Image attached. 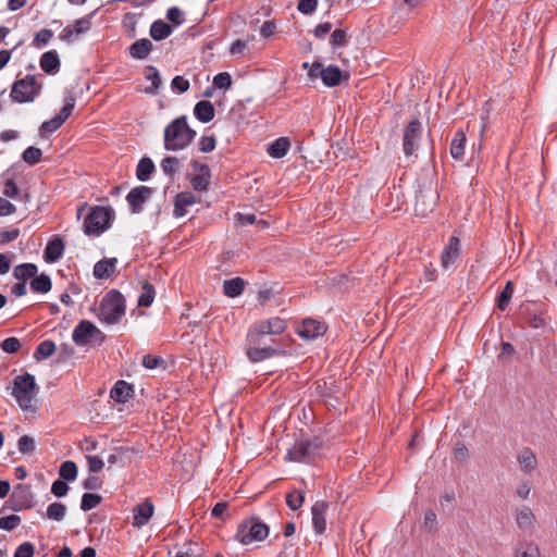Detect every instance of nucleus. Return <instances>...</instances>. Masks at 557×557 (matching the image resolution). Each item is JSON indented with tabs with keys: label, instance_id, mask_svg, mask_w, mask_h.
I'll return each instance as SVG.
<instances>
[{
	"label": "nucleus",
	"instance_id": "e2e57ef3",
	"mask_svg": "<svg viewBox=\"0 0 557 557\" xmlns=\"http://www.w3.org/2000/svg\"><path fill=\"white\" fill-rule=\"evenodd\" d=\"M215 148V138L214 136H203L199 141L200 151L208 153L213 151Z\"/></svg>",
	"mask_w": 557,
	"mask_h": 557
},
{
	"label": "nucleus",
	"instance_id": "e433bc0d",
	"mask_svg": "<svg viewBox=\"0 0 557 557\" xmlns=\"http://www.w3.org/2000/svg\"><path fill=\"white\" fill-rule=\"evenodd\" d=\"M51 287H52V283H51L50 277L44 273L40 275H37V276L35 275L33 277V280L30 281V288L35 293L46 294V293L50 292Z\"/></svg>",
	"mask_w": 557,
	"mask_h": 557
},
{
	"label": "nucleus",
	"instance_id": "a18cd8bd",
	"mask_svg": "<svg viewBox=\"0 0 557 557\" xmlns=\"http://www.w3.org/2000/svg\"><path fill=\"white\" fill-rule=\"evenodd\" d=\"M145 77H146V79L151 82V87L148 88L147 91L153 92L161 86L160 74L154 66H152V65L146 66Z\"/></svg>",
	"mask_w": 557,
	"mask_h": 557
},
{
	"label": "nucleus",
	"instance_id": "423d86ee",
	"mask_svg": "<svg viewBox=\"0 0 557 557\" xmlns=\"http://www.w3.org/2000/svg\"><path fill=\"white\" fill-rule=\"evenodd\" d=\"M269 535V527L257 518L244 520L238 524L235 539L243 545L260 542Z\"/></svg>",
	"mask_w": 557,
	"mask_h": 557
},
{
	"label": "nucleus",
	"instance_id": "473e14b6",
	"mask_svg": "<svg viewBox=\"0 0 557 557\" xmlns=\"http://www.w3.org/2000/svg\"><path fill=\"white\" fill-rule=\"evenodd\" d=\"M152 50V44L149 39H139L136 40L132 46L129 47V54L134 59L143 60L148 57L150 51Z\"/></svg>",
	"mask_w": 557,
	"mask_h": 557
},
{
	"label": "nucleus",
	"instance_id": "ea45409f",
	"mask_svg": "<svg viewBox=\"0 0 557 557\" xmlns=\"http://www.w3.org/2000/svg\"><path fill=\"white\" fill-rule=\"evenodd\" d=\"M55 348H57V346L53 341H50V339L42 341L37 346L35 352H34V358L36 360L49 358L50 356H52L54 354Z\"/></svg>",
	"mask_w": 557,
	"mask_h": 557
},
{
	"label": "nucleus",
	"instance_id": "9d476101",
	"mask_svg": "<svg viewBox=\"0 0 557 557\" xmlns=\"http://www.w3.org/2000/svg\"><path fill=\"white\" fill-rule=\"evenodd\" d=\"M422 135V124L418 119L411 120L404 129L403 149L407 158L416 154Z\"/></svg>",
	"mask_w": 557,
	"mask_h": 557
},
{
	"label": "nucleus",
	"instance_id": "2f4dec72",
	"mask_svg": "<svg viewBox=\"0 0 557 557\" xmlns=\"http://www.w3.org/2000/svg\"><path fill=\"white\" fill-rule=\"evenodd\" d=\"M195 116L202 123H208L214 117V107L210 101L201 100L194 108Z\"/></svg>",
	"mask_w": 557,
	"mask_h": 557
},
{
	"label": "nucleus",
	"instance_id": "4468645a",
	"mask_svg": "<svg viewBox=\"0 0 557 557\" xmlns=\"http://www.w3.org/2000/svg\"><path fill=\"white\" fill-rule=\"evenodd\" d=\"M92 14L83 16L74 22L72 25L65 26L59 34L62 41L71 42L75 37L86 33L91 26Z\"/></svg>",
	"mask_w": 557,
	"mask_h": 557
},
{
	"label": "nucleus",
	"instance_id": "338daca9",
	"mask_svg": "<svg viewBox=\"0 0 557 557\" xmlns=\"http://www.w3.org/2000/svg\"><path fill=\"white\" fill-rule=\"evenodd\" d=\"M88 462V469L90 472H99L102 470L104 462L98 456H86Z\"/></svg>",
	"mask_w": 557,
	"mask_h": 557
},
{
	"label": "nucleus",
	"instance_id": "2eb2a0df",
	"mask_svg": "<svg viewBox=\"0 0 557 557\" xmlns=\"http://www.w3.org/2000/svg\"><path fill=\"white\" fill-rule=\"evenodd\" d=\"M517 463L524 475H532L539 468L535 451L530 447L521 448L516 455Z\"/></svg>",
	"mask_w": 557,
	"mask_h": 557
},
{
	"label": "nucleus",
	"instance_id": "49530a36",
	"mask_svg": "<svg viewBox=\"0 0 557 557\" xmlns=\"http://www.w3.org/2000/svg\"><path fill=\"white\" fill-rule=\"evenodd\" d=\"M304 500L305 494L298 490H294L286 495V505L294 511L302 506Z\"/></svg>",
	"mask_w": 557,
	"mask_h": 557
},
{
	"label": "nucleus",
	"instance_id": "4be33fe9",
	"mask_svg": "<svg viewBox=\"0 0 557 557\" xmlns=\"http://www.w3.org/2000/svg\"><path fill=\"white\" fill-rule=\"evenodd\" d=\"M329 508V503L324 500H318L311 508L312 512V524L315 533L322 534L326 530L325 513Z\"/></svg>",
	"mask_w": 557,
	"mask_h": 557
},
{
	"label": "nucleus",
	"instance_id": "0eeeda50",
	"mask_svg": "<svg viewBox=\"0 0 557 557\" xmlns=\"http://www.w3.org/2000/svg\"><path fill=\"white\" fill-rule=\"evenodd\" d=\"M41 85L37 83L35 75H26L16 79L11 88L10 98L13 102H33L40 94Z\"/></svg>",
	"mask_w": 557,
	"mask_h": 557
},
{
	"label": "nucleus",
	"instance_id": "864d4df0",
	"mask_svg": "<svg viewBox=\"0 0 557 557\" xmlns=\"http://www.w3.org/2000/svg\"><path fill=\"white\" fill-rule=\"evenodd\" d=\"M17 448L22 454H30L35 450V441L28 435H23L17 442Z\"/></svg>",
	"mask_w": 557,
	"mask_h": 557
},
{
	"label": "nucleus",
	"instance_id": "69168bd1",
	"mask_svg": "<svg viewBox=\"0 0 557 557\" xmlns=\"http://www.w3.org/2000/svg\"><path fill=\"white\" fill-rule=\"evenodd\" d=\"M69 491V485L61 480H57L52 483L51 493L57 497H63Z\"/></svg>",
	"mask_w": 557,
	"mask_h": 557
},
{
	"label": "nucleus",
	"instance_id": "de8ad7c7",
	"mask_svg": "<svg viewBox=\"0 0 557 557\" xmlns=\"http://www.w3.org/2000/svg\"><path fill=\"white\" fill-rule=\"evenodd\" d=\"M41 158L42 151L34 146L26 148L22 154L23 161L28 163L29 165L37 164L38 162H40Z\"/></svg>",
	"mask_w": 557,
	"mask_h": 557
},
{
	"label": "nucleus",
	"instance_id": "79ce46f5",
	"mask_svg": "<svg viewBox=\"0 0 557 557\" xmlns=\"http://www.w3.org/2000/svg\"><path fill=\"white\" fill-rule=\"evenodd\" d=\"M66 513V506L62 503L55 502L47 507V518L50 520L61 521Z\"/></svg>",
	"mask_w": 557,
	"mask_h": 557
},
{
	"label": "nucleus",
	"instance_id": "1a4fd4ad",
	"mask_svg": "<svg viewBox=\"0 0 557 557\" xmlns=\"http://www.w3.org/2000/svg\"><path fill=\"white\" fill-rule=\"evenodd\" d=\"M321 442L319 438L301 440L294 444L288 450L286 458L294 462H307L320 449Z\"/></svg>",
	"mask_w": 557,
	"mask_h": 557
},
{
	"label": "nucleus",
	"instance_id": "9b49d317",
	"mask_svg": "<svg viewBox=\"0 0 557 557\" xmlns=\"http://www.w3.org/2000/svg\"><path fill=\"white\" fill-rule=\"evenodd\" d=\"M74 108L75 98L73 96H69L65 99V103L63 108L60 110V112L51 120L45 121L41 124L39 128L40 134L44 136L45 134H50L59 129L63 125V123L70 117Z\"/></svg>",
	"mask_w": 557,
	"mask_h": 557
},
{
	"label": "nucleus",
	"instance_id": "6e6552de",
	"mask_svg": "<svg viewBox=\"0 0 557 557\" xmlns=\"http://www.w3.org/2000/svg\"><path fill=\"white\" fill-rule=\"evenodd\" d=\"M112 209L102 206L91 208L84 221L86 235H100L111 225Z\"/></svg>",
	"mask_w": 557,
	"mask_h": 557
},
{
	"label": "nucleus",
	"instance_id": "5fc2aeb1",
	"mask_svg": "<svg viewBox=\"0 0 557 557\" xmlns=\"http://www.w3.org/2000/svg\"><path fill=\"white\" fill-rule=\"evenodd\" d=\"M213 85L220 89H227L232 85V76L227 72H221L213 78Z\"/></svg>",
	"mask_w": 557,
	"mask_h": 557
},
{
	"label": "nucleus",
	"instance_id": "393cba45",
	"mask_svg": "<svg viewBox=\"0 0 557 557\" xmlns=\"http://www.w3.org/2000/svg\"><path fill=\"white\" fill-rule=\"evenodd\" d=\"M196 196L190 191L177 194L174 203V215L176 218L184 216L187 213L186 208L196 203Z\"/></svg>",
	"mask_w": 557,
	"mask_h": 557
},
{
	"label": "nucleus",
	"instance_id": "680f3d73",
	"mask_svg": "<svg viewBox=\"0 0 557 557\" xmlns=\"http://www.w3.org/2000/svg\"><path fill=\"white\" fill-rule=\"evenodd\" d=\"M531 483L528 480H522L516 487V494L520 499H528L531 493Z\"/></svg>",
	"mask_w": 557,
	"mask_h": 557
},
{
	"label": "nucleus",
	"instance_id": "f3484780",
	"mask_svg": "<svg viewBox=\"0 0 557 557\" xmlns=\"http://www.w3.org/2000/svg\"><path fill=\"white\" fill-rule=\"evenodd\" d=\"M154 513V506L150 499L137 504L133 509V527L140 529L146 525Z\"/></svg>",
	"mask_w": 557,
	"mask_h": 557
},
{
	"label": "nucleus",
	"instance_id": "c03bdc74",
	"mask_svg": "<svg viewBox=\"0 0 557 557\" xmlns=\"http://www.w3.org/2000/svg\"><path fill=\"white\" fill-rule=\"evenodd\" d=\"M102 502V497L94 493H85L82 497L81 509L89 511L96 508Z\"/></svg>",
	"mask_w": 557,
	"mask_h": 557
},
{
	"label": "nucleus",
	"instance_id": "4c0bfd02",
	"mask_svg": "<svg viewBox=\"0 0 557 557\" xmlns=\"http://www.w3.org/2000/svg\"><path fill=\"white\" fill-rule=\"evenodd\" d=\"M154 171V164L150 158H143L136 169V176L139 181L146 182Z\"/></svg>",
	"mask_w": 557,
	"mask_h": 557
},
{
	"label": "nucleus",
	"instance_id": "f8f14e48",
	"mask_svg": "<svg viewBox=\"0 0 557 557\" xmlns=\"http://www.w3.org/2000/svg\"><path fill=\"white\" fill-rule=\"evenodd\" d=\"M10 502L11 508L16 511L30 508L33 506V494L29 485L17 484L14 486Z\"/></svg>",
	"mask_w": 557,
	"mask_h": 557
},
{
	"label": "nucleus",
	"instance_id": "58836bf2",
	"mask_svg": "<svg viewBox=\"0 0 557 557\" xmlns=\"http://www.w3.org/2000/svg\"><path fill=\"white\" fill-rule=\"evenodd\" d=\"M38 268L34 263H22L14 268L13 274L17 280L26 281L37 274Z\"/></svg>",
	"mask_w": 557,
	"mask_h": 557
},
{
	"label": "nucleus",
	"instance_id": "ddd939ff",
	"mask_svg": "<svg viewBox=\"0 0 557 557\" xmlns=\"http://www.w3.org/2000/svg\"><path fill=\"white\" fill-rule=\"evenodd\" d=\"M438 196L431 188H421L416 196L414 211L418 215H428L436 205Z\"/></svg>",
	"mask_w": 557,
	"mask_h": 557
},
{
	"label": "nucleus",
	"instance_id": "f257e3e1",
	"mask_svg": "<svg viewBox=\"0 0 557 557\" xmlns=\"http://www.w3.org/2000/svg\"><path fill=\"white\" fill-rule=\"evenodd\" d=\"M246 355L249 361L256 363L270 359L280 354L273 336L261 332L252 325L247 333Z\"/></svg>",
	"mask_w": 557,
	"mask_h": 557
},
{
	"label": "nucleus",
	"instance_id": "0e129e2a",
	"mask_svg": "<svg viewBox=\"0 0 557 557\" xmlns=\"http://www.w3.org/2000/svg\"><path fill=\"white\" fill-rule=\"evenodd\" d=\"M166 18L175 25H181L184 22L183 13L177 7L168 10Z\"/></svg>",
	"mask_w": 557,
	"mask_h": 557
},
{
	"label": "nucleus",
	"instance_id": "774afa93",
	"mask_svg": "<svg viewBox=\"0 0 557 557\" xmlns=\"http://www.w3.org/2000/svg\"><path fill=\"white\" fill-rule=\"evenodd\" d=\"M189 82L183 76L177 75L172 79V88L180 92H186L189 89Z\"/></svg>",
	"mask_w": 557,
	"mask_h": 557
},
{
	"label": "nucleus",
	"instance_id": "20e7f679",
	"mask_svg": "<svg viewBox=\"0 0 557 557\" xmlns=\"http://www.w3.org/2000/svg\"><path fill=\"white\" fill-rule=\"evenodd\" d=\"M39 391L35 376L30 373L17 375L14 379L12 395L15 397L18 406L24 411L33 409V401Z\"/></svg>",
	"mask_w": 557,
	"mask_h": 557
},
{
	"label": "nucleus",
	"instance_id": "7ed1b4c3",
	"mask_svg": "<svg viewBox=\"0 0 557 557\" xmlns=\"http://www.w3.org/2000/svg\"><path fill=\"white\" fill-rule=\"evenodd\" d=\"M195 136L196 132L189 127L186 116L176 117L164 128V148L169 151L183 150Z\"/></svg>",
	"mask_w": 557,
	"mask_h": 557
},
{
	"label": "nucleus",
	"instance_id": "37998d69",
	"mask_svg": "<svg viewBox=\"0 0 557 557\" xmlns=\"http://www.w3.org/2000/svg\"><path fill=\"white\" fill-rule=\"evenodd\" d=\"M59 474L66 481H74L77 475V466L74 461H64L59 470Z\"/></svg>",
	"mask_w": 557,
	"mask_h": 557
},
{
	"label": "nucleus",
	"instance_id": "f03ea898",
	"mask_svg": "<svg viewBox=\"0 0 557 557\" xmlns=\"http://www.w3.org/2000/svg\"><path fill=\"white\" fill-rule=\"evenodd\" d=\"M126 300L117 289L109 290L101 299L97 311L98 320L107 325L120 323L125 315Z\"/></svg>",
	"mask_w": 557,
	"mask_h": 557
},
{
	"label": "nucleus",
	"instance_id": "bf43d9fd",
	"mask_svg": "<svg viewBox=\"0 0 557 557\" xmlns=\"http://www.w3.org/2000/svg\"><path fill=\"white\" fill-rule=\"evenodd\" d=\"M35 546L30 542H24L17 546L13 557H33Z\"/></svg>",
	"mask_w": 557,
	"mask_h": 557
},
{
	"label": "nucleus",
	"instance_id": "4d7b16f0",
	"mask_svg": "<svg viewBox=\"0 0 557 557\" xmlns=\"http://www.w3.org/2000/svg\"><path fill=\"white\" fill-rule=\"evenodd\" d=\"M317 7L318 0H299L297 3V10L305 15L312 14Z\"/></svg>",
	"mask_w": 557,
	"mask_h": 557
},
{
	"label": "nucleus",
	"instance_id": "72a5a7b5",
	"mask_svg": "<svg viewBox=\"0 0 557 557\" xmlns=\"http://www.w3.org/2000/svg\"><path fill=\"white\" fill-rule=\"evenodd\" d=\"M290 148V141L287 137H280L275 139L268 148V153L275 159L286 156Z\"/></svg>",
	"mask_w": 557,
	"mask_h": 557
},
{
	"label": "nucleus",
	"instance_id": "7c9ffc66",
	"mask_svg": "<svg viewBox=\"0 0 557 557\" xmlns=\"http://www.w3.org/2000/svg\"><path fill=\"white\" fill-rule=\"evenodd\" d=\"M515 557H541V550L533 541L519 542L513 549Z\"/></svg>",
	"mask_w": 557,
	"mask_h": 557
},
{
	"label": "nucleus",
	"instance_id": "c756f323",
	"mask_svg": "<svg viewBox=\"0 0 557 557\" xmlns=\"http://www.w3.org/2000/svg\"><path fill=\"white\" fill-rule=\"evenodd\" d=\"M466 134L462 129H458L450 143V156L456 160H462L466 148Z\"/></svg>",
	"mask_w": 557,
	"mask_h": 557
},
{
	"label": "nucleus",
	"instance_id": "6e6d98bb",
	"mask_svg": "<svg viewBox=\"0 0 557 557\" xmlns=\"http://www.w3.org/2000/svg\"><path fill=\"white\" fill-rule=\"evenodd\" d=\"M0 347L7 354H15L21 348V343L16 337H8L2 341Z\"/></svg>",
	"mask_w": 557,
	"mask_h": 557
},
{
	"label": "nucleus",
	"instance_id": "5701e85b",
	"mask_svg": "<svg viewBox=\"0 0 557 557\" xmlns=\"http://www.w3.org/2000/svg\"><path fill=\"white\" fill-rule=\"evenodd\" d=\"M253 325L257 326L259 330H261V332L269 334L271 336L280 335V334L284 333L287 329L286 321L278 317L259 321V322L255 323Z\"/></svg>",
	"mask_w": 557,
	"mask_h": 557
},
{
	"label": "nucleus",
	"instance_id": "dca6fc26",
	"mask_svg": "<svg viewBox=\"0 0 557 557\" xmlns=\"http://www.w3.org/2000/svg\"><path fill=\"white\" fill-rule=\"evenodd\" d=\"M296 332L304 339L313 341L326 332V326L318 320L305 319Z\"/></svg>",
	"mask_w": 557,
	"mask_h": 557
},
{
	"label": "nucleus",
	"instance_id": "aec40b11",
	"mask_svg": "<svg viewBox=\"0 0 557 557\" xmlns=\"http://www.w3.org/2000/svg\"><path fill=\"white\" fill-rule=\"evenodd\" d=\"M193 168L198 172V174L190 180L193 188L198 191L207 190L211 177L210 168L207 164L200 163L198 161L193 162Z\"/></svg>",
	"mask_w": 557,
	"mask_h": 557
},
{
	"label": "nucleus",
	"instance_id": "412c9836",
	"mask_svg": "<svg viewBox=\"0 0 557 557\" xmlns=\"http://www.w3.org/2000/svg\"><path fill=\"white\" fill-rule=\"evenodd\" d=\"M515 521L519 530L527 532L534 529L536 517L529 506H521L515 510Z\"/></svg>",
	"mask_w": 557,
	"mask_h": 557
},
{
	"label": "nucleus",
	"instance_id": "f704fd0d",
	"mask_svg": "<svg viewBox=\"0 0 557 557\" xmlns=\"http://www.w3.org/2000/svg\"><path fill=\"white\" fill-rule=\"evenodd\" d=\"M245 288V281L242 277H234L226 280L223 283L224 294L228 297H237L243 294Z\"/></svg>",
	"mask_w": 557,
	"mask_h": 557
},
{
	"label": "nucleus",
	"instance_id": "6ab92c4d",
	"mask_svg": "<svg viewBox=\"0 0 557 557\" xmlns=\"http://www.w3.org/2000/svg\"><path fill=\"white\" fill-rule=\"evenodd\" d=\"M460 256V239L457 236H450L441 253V263L444 269L453 265Z\"/></svg>",
	"mask_w": 557,
	"mask_h": 557
},
{
	"label": "nucleus",
	"instance_id": "a211bd4d",
	"mask_svg": "<svg viewBox=\"0 0 557 557\" xmlns=\"http://www.w3.org/2000/svg\"><path fill=\"white\" fill-rule=\"evenodd\" d=\"M152 190L148 186H138L128 193L126 199L133 213L141 212L143 206L149 199Z\"/></svg>",
	"mask_w": 557,
	"mask_h": 557
},
{
	"label": "nucleus",
	"instance_id": "a19ab883",
	"mask_svg": "<svg viewBox=\"0 0 557 557\" xmlns=\"http://www.w3.org/2000/svg\"><path fill=\"white\" fill-rule=\"evenodd\" d=\"M513 290L515 288L512 282L508 281L497 298V307L499 310L505 311L507 309L509 301L513 295Z\"/></svg>",
	"mask_w": 557,
	"mask_h": 557
},
{
	"label": "nucleus",
	"instance_id": "09e8293b",
	"mask_svg": "<svg viewBox=\"0 0 557 557\" xmlns=\"http://www.w3.org/2000/svg\"><path fill=\"white\" fill-rule=\"evenodd\" d=\"M154 299V288L151 284L146 283L143 286V292L138 298L139 307H149Z\"/></svg>",
	"mask_w": 557,
	"mask_h": 557
},
{
	"label": "nucleus",
	"instance_id": "052dcab7",
	"mask_svg": "<svg viewBox=\"0 0 557 557\" xmlns=\"http://www.w3.org/2000/svg\"><path fill=\"white\" fill-rule=\"evenodd\" d=\"M3 194H4V196H7L9 198L17 199L20 196V188H18L17 184L13 180L10 178V180H7L4 183Z\"/></svg>",
	"mask_w": 557,
	"mask_h": 557
},
{
	"label": "nucleus",
	"instance_id": "b1692460",
	"mask_svg": "<svg viewBox=\"0 0 557 557\" xmlns=\"http://www.w3.org/2000/svg\"><path fill=\"white\" fill-rule=\"evenodd\" d=\"M133 394V386L123 380L117 381L110 391V397L121 404L128 401Z\"/></svg>",
	"mask_w": 557,
	"mask_h": 557
},
{
	"label": "nucleus",
	"instance_id": "cd10ccee",
	"mask_svg": "<svg viewBox=\"0 0 557 557\" xmlns=\"http://www.w3.org/2000/svg\"><path fill=\"white\" fill-rule=\"evenodd\" d=\"M40 67L47 74H55L60 67V60L55 50L45 52L40 58Z\"/></svg>",
	"mask_w": 557,
	"mask_h": 557
},
{
	"label": "nucleus",
	"instance_id": "603ef678",
	"mask_svg": "<svg viewBox=\"0 0 557 557\" xmlns=\"http://www.w3.org/2000/svg\"><path fill=\"white\" fill-rule=\"evenodd\" d=\"M21 521L22 519L17 515L2 517L0 518V529L5 531H12L21 523Z\"/></svg>",
	"mask_w": 557,
	"mask_h": 557
},
{
	"label": "nucleus",
	"instance_id": "3c124183",
	"mask_svg": "<svg viewBox=\"0 0 557 557\" xmlns=\"http://www.w3.org/2000/svg\"><path fill=\"white\" fill-rule=\"evenodd\" d=\"M53 37V32L48 28L40 29L34 37V46L41 48L47 45Z\"/></svg>",
	"mask_w": 557,
	"mask_h": 557
},
{
	"label": "nucleus",
	"instance_id": "8fccbe9b",
	"mask_svg": "<svg viewBox=\"0 0 557 557\" xmlns=\"http://www.w3.org/2000/svg\"><path fill=\"white\" fill-rule=\"evenodd\" d=\"M161 169L168 176H173L178 168V159L176 157H165L161 161Z\"/></svg>",
	"mask_w": 557,
	"mask_h": 557
},
{
	"label": "nucleus",
	"instance_id": "c9c22d12",
	"mask_svg": "<svg viewBox=\"0 0 557 557\" xmlns=\"http://www.w3.org/2000/svg\"><path fill=\"white\" fill-rule=\"evenodd\" d=\"M171 33L172 27L161 20L153 22L150 27V36L157 41L165 39L171 35Z\"/></svg>",
	"mask_w": 557,
	"mask_h": 557
},
{
	"label": "nucleus",
	"instance_id": "a878e982",
	"mask_svg": "<svg viewBox=\"0 0 557 557\" xmlns=\"http://www.w3.org/2000/svg\"><path fill=\"white\" fill-rule=\"evenodd\" d=\"M63 250V240L59 237H55L47 244L44 252V258L47 262H55L62 257Z\"/></svg>",
	"mask_w": 557,
	"mask_h": 557
},
{
	"label": "nucleus",
	"instance_id": "13d9d810",
	"mask_svg": "<svg viewBox=\"0 0 557 557\" xmlns=\"http://www.w3.org/2000/svg\"><path fill=\"white\" fill-rule=\"evenodd\" d=\"M330 41L334 47H345L347 45V33L344 29H335Z\"/></svg>",
	"mask_w": 557,
	"mask_h": 557
},
{
	"label": "nucleus",
	"instance_id": "39448f33",
	"mask_svg": "<svg viewBox=\"0 0 557 557\" xmlns=\"http://www.w3.org/2000/svg\"><path fill=\"white\" fill-rule=\"evenodd\" d=\"M72 339L77 346H100L106 341V334L88 320H82L73 330Z\"/></svg>",
	"mask_w": 557,
	"mask_h": 557
},
{
	"label": "nucleus",
	"instance_id": "bb28decb",
	"mask_svg": "<svg viewBox=\"0 0 557 557\" xmlns=\"http://www.w3.org/2000/svg\"><path fill=\"white\" fill-rule=\"evenodd\" d=\"M116 262V258L98 261L94 267V276L98 280L108 278L115 271Z\"/></svg>",
	"mask_w": 557,
	"mask_h": 557
},
{
	"label": "nucleus",
	"instance_id": "c85d7f7f",
	"mask_svg": "<svg viewBox=\"0 0 557 557\" xmlns=\"http://www.w3.org/2000/svg\"><path fill=\"white\" fill-rule=\"evenodd\" d=\"M343 73L338 66L330 65L320 71V77L327 87L338 86L342 82Z\"/></svg>",
	"mask_w": 557,
	"mask_h": 557
}]
</instances>
